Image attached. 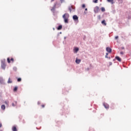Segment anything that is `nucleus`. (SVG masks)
<instances>
[{
    "instance_id": "8",
    "label": "nucleus",
    "mask_w": 131,
    "mask_h": 131,
    "mask_svg": "<svg viewBox=\"0 0 131 131\" xmlns=\"http://www.w3.org/2000/svg\"><path fill=\"white\" fill-rule=\"evenodd\" d=\"M73 19L74 21H77V20H78V16H77L76 15H75L73 16Z\"/></svg>"
},
{
    "instance_id": "20",
    "label": "nucleus",
    "mask_w": 131,
    "mask_h": 131,
    "mask_svg": "<svg viewBox=\"0 0 131 131\" xmlns=\"http://www.w3.org/2000/svg\"><path fill=\"white\" fill-rule=\"evenodd\" d=\"M17 90H18V87H16V86H15L13 89L14 92H17Z\"/></svg>"
},
{
    "instance_id": "4",
    "label": "nucleus",
    "mask_w": 131,
    "mask_h": 131,
    "mask_svg": "<svg viewBox=\"0 0 131 131\" xmlns=\"http://www.w3.org/2000/svg\"><path fill=\"white\" fill-rule=\"evenodd\" d=\"M99 7L96 6L94 8V11L95 13H99Z\"/></svg>"
},
{
    "instance_id": "16",
    "label": "nucleus",
    "mask_w": 131,
    "mask_h": 131,
    "mask_svg": "<svg viewBox=\"0 0 131 131\" xmlns=\"http://www.w3.org/2000/svg\"><path fill=\"white\" fill-rule=\"evenodd\" d=\"M62 25L58 26L57 28V30H61V29H62Z\"/></svg>"
},
{
    "instance_id": "17",
    "label": "nucleus",
    "mask_w": 131,
    "mask_h": 131,
    "mask_svg": "<svg viewBox=\"0 0 131 131\" xmlns=\"http://www.w3.org/2000/svg\"><path fill=\"white\" fill-rule=\"evenodd\" d=\"M12 130L13 131H17V127H16V126H14L13 127H12Z\"/></svg>"
},
{
    "instance_id": "36",
    "label": "nucleus",
    "mask_w": 131,
    "mask_h": 131,
    "mask_svg": "<svg viewBox=\"0 0 131 131\" xmlns=\"http://www.w3.org/2000/svg\"><path fill=\"white\" fill-rule=\"evenodd\" d=\"M37 104L38 105H39V104H40V102L39 101H38Z\"/></svg>"
},
{
    "instance_id": "39",
    "label": "nucleus",
    "mask_w": 131,
    "mask_h": 131,
    "mask_svg": "<svg viewBox=\"0 0 131 131\" xmlns=\"http://www.w3.org/2000/svg\"><path fill=\"white\" fill-rule=\"evenodd\" d=\"M105 58H108V55H105Z\"/></svg>"
},
{
    "instance_id": "13",
    "label": "nucleus",
    "mask_w": 131,
    "mask_h": 131,
    "mask_svg": "<svg viewBox=\"0 0 131 131\" xmlns=\"http://www.w3.org/2000/svg\"><path fill=\"white\" fill-rule=\"evenodd\" d=\"M81 61V60L78 59L77 58L76 59L75 62H76V64H79V63H80Z\"/></svg>"
},
{
    "instance_id": "42",
    "label": "nucleus",
    "mask_w": 131,
    "mask_h": 131,
    "mask_svg": "<svg viewBox=\"0 0 131 131\" xmlns=\"http://www.w3.org/2000/svg\"><path fill=\"white\" fill-rule=\"evenodd\" d=\"M122 50H124V47L122 48Z\"/></svg>"
},
{
    "instance_id": "47",
    "label": "nucleus",
    "mask_w": 131,
    "mask_h": 131,
    "mask_svg": "<svg viewBox=\"0 0 131 131\" xmlns=\"http://www.w3.org/2000/svg\"><path fill=\"white\" fill-rule=\"evenodd\" d=\"M108 59H111L110 57H108Z\"/></svg>"
},
{
    "instance_id": "3",
    "label": "nucleus",
    "mask_w": 131,
    "mask_h": 131,
    "mask_svg": "<svg viewBox=\"0 0 131 131\" xmlns=\"http://www.w3.org/2000/svg\"><path fill=\"white\" fill-rule=\"evenodd\" d=\"M0 84L1 85H5L6 83L5 82V80L2 77H0Z\"/></svg>"
},
{
    "instance_id": "32",
    "label": "nucleus",
    "mask_w": 131,
    "mask_h": 131,
    "mask_svg": "<svg viewBox=\"0 0 131 131\" xmlns=\"http://www.w3.org/2000/svg\"><path fill=\"white\" fill-rule=\"evenodd\" d=\"M5 104H6V105H8V102H7V101H5Z\"/></svg>"
},
{
    "instance_id": "38",
    "label": "nucleus",
    "mask_w": 131,
    "mask_h": 131,
    "mask_svg": "<svg viewBox=\"0 0 131 131\" xmlns=\"http://www.w3.org/2000/svg\"><path fill=\"white\" fill-rule=\"evenodd\" d=\"M108 55H109V54H108V53H106V56H108Z\"/></svg>"
},
{
    "instance_id": "48",
    "label": "nucleus",
    "mask_w": 131,
    "mask_h": 131,
    "mask_svg": "<svg viewBox=\"0 0 131 131\" xmlns=\"http://www.w3.org/2000/svg\"><path fill=\"white\" fill-rule=\"evenodd\" d=\"M64 39H66V37H64Z\"/></svg>"
},
{
    "instance_id": "41",
    "label": "nucleus",
    "mask_w": 131,
    "mask_h": 131,
    "mask_svg": "<svg viewBox=\"0 0 131 131\" xmlns=\"http://www.w3.org/2000/svg\"><path fill=\"white\" fill-rule=\"evenodd\" d=\"M85 11H88V8H85Z\"/></svg>"
},
{
    "instance_id": "10",
    "label": "nucleus",
    "mask_w": 131,
    "mask_h": 131,
    "mask_svg": "<svg viewBox=\"0 0 131 131\" xmlns=\"http://www.w3.org/2000/svg\"><path fill=\"white\" fill-rule=\"evenodd\" d=\"M106 52H107V53H111L112 52V49H111V48H109V47H107L106 48Z\"/></svg>"
},
{
    "instance_id": "46",
    "label": "nucleus",
    "mask_w": 131,
    "mask_h": 131,
    "mask_svg": "<svg viewBox=\"0 0 131 131\" xmlns=\"http://www.w3.org/2000/svg\"><path fill=\"white\" fill-rule=\"evenodd\" d=\"M53 30H55V28H53Z\"/></svg>"
},
{
    "instance_id": "40",
    "label": "nucleus",
    "mask_w": 131,
    "mask_h": 131,
    "mask_svg": "<svg viewBox=\"0 0 131 131\" xmlns=\"http://www.w3.org/2000/svg\"><path fill=\"white\" fill-rule=\"evenodd\" d=\"M2 123H0V127H2Z\"/></svg>"
},
{
    "instance_id": "45",
    "label": "nucleus",
    "mask_w": 131,
    "mask_h": 131,
    "mask_svg": "<svg viewBox=\"0 0 131 131\" xmlns=\"http://www.w3.org/2000/svg\"><path fill=\"white\" fill-rule=\"evenodd\" d=\"M55 0H51V2H54Z\"/></svg>"
},
{
    "instance_id": "44",
    "label": "nucleus",
    "mask_w": 131,
    "mask_h": 131,
    "mask_svg": "<svg viewBox=\"0 0 131 131\" xmlns=\"http://www.w3.org/2000/svg\"><path fill=\"white\" fill-rule=\"evenodd\" d=\"M15 103L16 104H17V101H15Z\"/></svg>"
},
{
    "instance_id": "15",
    "label": "nucleus",
    "mask_w": 131,
    "mask_h": 131,
    "mask_svg": "<svg viewBox=\"0 0 131 131\" xmlns=\"http://www.w3.org/2000/svg\"><path fill=\"white\" fill-rule=\"evenodd\" d=\"M12 82H13V81H12V79H11V78H9L7 83H12Z\"/></svg>"
},
{
    "instance_id": "6",
    "label": "nucleus",
    "mask_w": 131,
    "mask_h": 131,
    "mask_svg": "<svg viewBox=\"0 0 131 131\" xmlns=\"http://www.w3.org/2000/svg\"><path fill=\"white\" fill-rule=\"evenodd\" d=\"M56 6H57V3L54 4L53 8L51 9V11L53 12V13H55V10L56 9Z\"/></svg>"
},
{
    "instance_id": "33",
    "label": "nucleus",
    "mask_w": 131,
    "mask_h": 131,
    "mask_svg": "<svg viewBox=\"0 0 131 131\" xmlns=\"http://www.w3.org/2000/svg\"><path fill=\"white\" fill-rule=\"evenodd\" d=\"M84 14H85V15H86V14H88V12H84Z\"/></svg>"
},
{
    "instance_id": "49",
    "label": "nucleus",
    "mask_w": 131,
    "mask_h": 131,
    "mask_svg": "<svg viewBox=\"0 0 131 131\" xmlns=\"http://www.w3.org/2000/svg\"><path fill=\"white\" fill-rule=\"evenodd\" d=\"M0 131H4V130H3L2 129H1Z\"/></svg>"
},
{
    "instance_id": "43",
    "label": "nucleus",
    "mask_w": 131,
    "mask_h": 131,
    "mask_svg": "<svg viewBox=\"0 0 131 131\" xmlns=\"http://www.w3.org/2000/svg\"><path fill=\"white\" fill-rule=\"evenodd\" d=\"M59 35H60V34L58 33V34H57V36H59Z\"/></svg>"
},
{
    "instance_id": "31",
    "label": "nucleus",
    "mask_w": 131,
    "mask_h": 131,
    "mask_svg": "<svg viewBox=\"0 0 131 131\" xmlns=\"http://www.w3.org/2000/svg\"><path fill=\"white\" fill-rule=\"evenodd\" d=\"M109 64L110 66H111V65H112V62H109Z\"/></svg>"
},
{
    "instance_id": "34",
    "label": "nucleus",
    "mask_w": 131,
    "mask_h": 131,
    "mask_svg": "<svg viewBox=\"0 0 131 131\" xmlns=\"http://www.w3.org/2000/svg\"><path fill=\"white\" fill-rule=\"evenodd\" d=\"M41 106H42V108H45V104H43Z\"/></svg>"
},
{
    "instance_id": "5",
    "label": "nucleus",
    "mask_w": 131,
    "mask_h": 131,
    "mask_svg": "<svg viewBox=\"0 0 131 131\" xmlns=\"http://www.w3.org/2000/svg\"><path fill=\"white\" fill-rule=\"evenodd\" d=\"M69 10L70 12V13H71V12H74V11H75V9H74V8H73V6H70L69 7Z\"/></svg>"
},
{
    "instance_id": "30",
    "label": "nucleus",
    "mask_w": 131,
    "mask_h": 131,
    "mask_svg": "<svg viewBox=\"0 0 131 131\" xmlns=\"http://www.w3.org/2000/svg\"><path fill=\"white\" fill-rule=\"evenodd\" d=\"M120 55H123L124 53L123 52H120Z\"/></svg>"
},
{
    "instance_id": "50",
    "label": "nucleus",
    "mask_w": 131,
    "mask_h": 131,
    "mask_svg": "<svg viewBox=\"0 0 131 131\" xmlns=\"http://www.w3.org/2000/svg\"><path fill=\"white\" fill-rule=\"evenodd\" d=\"M113 61H115V59H113Z\"/></svg>"
},
{
    "instance_id": "27",
    "label": "nucleus",
    "mask_w": 131,
    "mask_h": 131,
    "mask_svg": "<svg viewBox=\"0 0 131 131\" xmlns=\"http://www.w3.org/2000/svg\"><path fill=\"white\" fill-rule=\"evenodd\" d=\"M82 8H85V4H83L82 5Z\"/></svg>"
},
{
    "instance_id": "11",
    "label": "nucleus",
    "mask_w": 131,
    "mask_h": 131,
    "mask_svg": "<svg viewBox=\"0 0 131 131\" xmlns=\"http://www.w3.org/2000/svg\"><path fill=\"white\" fill-rule=\"evenodd\" d=\"M115 59H116V60H117L119 62H121V58H120L119 56H116L115 57Z\"/></svg>"
},
{
    "instance_id": "23",
    "label": "nucleus",
    "mask_w": 131,
    "mask_h": 131,
    "mask_svg": "<svg viewBox=\"0 0 131 131\" xmlns=\"http://www.w3.org/2000/svg\"><path fill=\"white\" fill-rule=\"evenodd\" d=\"M101 11H102V12H105V8L102 7V8H101Z\"/></svg>"
},
{
    "instance_id": "19",
    "label": "nucleus",
    "mask_w": 131,
    "mask_h": 131,
    "mask_svg": "<svg viewBox=\"0 0 131 131\" xmlns=\"http://www.w3.org/2000/svg\"><path fill=\"white\" fill-rule=\"evenodd\" d=\"M108 3H111L112 5H113L114 4V2H113V0H107Z\"/></svg>"
},
{
    "instance_id": "24",
    "label": "nucleus",
    "mask_w": 131,
    "mask_h": 131,
    "mask_svg": "<svg viewBox=\"0 0 131 131\" xmlns=\"http://www.w3.org/2000/svg\"><path fill=\"white\" fill-rule=\"evenodd\" d=\"M61 4H63V3H65V0H60Z\"/></svg>"
},
{
    "instance_id": "35",
    "label": "nucleus",
    "mask_w": 131,
    "mask_h": 131,
    "mask_svg": "<svg viewBox=\"0 0 131 131\" xmlns=\"http://www.w3.org/2000/svg\"><path fill=\"white\" fill-rule=\"evenodd\" d=\"M57 5H58V7L61 6V4H58Z\"/></svg>"
},
{
    "instance_id": "25",
    "label": "nucleus",
    "mask_w": 131,
    "mask_h": 131,
    "mask_svg": "<svg viewBox=\"0 0 131 131\" xmlns=\"http://www.w3.org/2000/svg\"><path fill=\"white\" fill-rule=\"evenodd\" d=\"M97 19H98V20H100L101 19V15H98Z\"/></svg>"
},
{
    "instance_id": "1",
    "label": "nucleus",
    "mask_w": 131,
    "mask_h": 131,
    "mask_svg": "<svg viewBox=\"0 0 131 131\" xmlns=\"http://www.w3.org/2000/svg\"><path fill=\"white\" fill-rule=\"evenodd\" d=\"M69 17L70 15L68 13H66L62 15V18L64 20V23H68Z\"/></svg>"
},
{
    "instance_id": "7",
    "label": "nucleus",
    "mask_w": 131,
    "mask_h": 131,
    "mask_svg": "<svg viewBox=\"0 0 131 131\" xmlns=\"http://www.w3.org/2000/svg\"><path fill=\"white\" fill-rule=\"evenodd\" d=\"M103 105L105 108V109H109V104H108L106 103H103Z\"/></svg>"
},
{
    "instance_id": "12",
    "label": "nucleus",
    "mask_w": 131,
    "mask_h": 131,
    "mask_svg": "<svg viewBox=\"0 0 131 131\" xmlns=\"http://www.w3.org/2000/svg\"><path fill=\"white\" fill-rule=\"evenodd\" d=\"M78 51H79V49L77 47L75 48L74 49V53H77V52H78Z\"/></svg>"
},
{
    "instance_id": "22",
    "label": "nucleus",
    "mask_w": 131,
    "mask_h": 131,
    "mask_svg": "<svg viewBox=\"0 0 131 131\" xmlns=\"http://www.w3.org/2000/svg\"><path fill=\"white\" fill-rule=\"evenodd\" d=\"M14 71H17V67H14L13 68Z\"/></svg>"
},
{
    "instance_id": "2",
    "label": "nucleus",
    "mask_w": 131,
    "mask_h": 131,
    "mask_svg": "<svg viewBox=\"0 0 131 131\" xmlns=\"http://www.w3.org/2000/svg\"><path fill=\"white\" fill-rule=\"evenodd\" d=\"M6 59L1 60V68L3 70H6Z\"/></svg>"
},
{
    "instance_id": "37",
    "label": "nucleus",
    "mask_w": 131,
    "mask_h": 131,
    "mask_svg": "<svg viewBox=\"0 0 131 131\" xmlns=\"http://www.w3.org/2000/svg\"><path fill=\"white\" fill-rule=\"evenodd\" d=\"M59 34H62V32H60L59 33H58Z\"/></svg>"
},
{
    "instance_id": "14",
    "label": "nucleus",
    "mask_w": 131,
    "mask_h": 131,
    "mask_svg": "<svg viewBox=\"0 0 131 131\" xmlns=\"http://www.w3.org/2000/svg\"><path fill=\"white\" fill-rule=\"evenodd\" d=\"M101 24H102V25H105V26L107 25V23H106V21H105V20H103L101 21Z\"/></svg>"
},
{
    "instance_id": "26",
    "label": "nucleus",
    "mask_w": 131,
    "mask_h": 131,
    "mask_svg": "<svg viewBox=\"0 0 131 131\" xmlns=\"http://www.w3.org/2000/svg\"><path fill=\"white\" fill-rule=\"evenodd\" d=\"M93 3H95V4H97V3H98V0L93 1Z\"/></svg>"
},
{
    "instance_id": "21",
    "label": "nucleus",
    "mask_w": 131,
    "mask_h": 131,
    "mask_svg": "<svg viewBox=\"0 0 131 131\" xmlns=\"http://www.w3.org/2000/svg\"><path fill=\"white\" fill-rule=\"evenodd\" d=\"M21 80H22V79H21V78H17V81L18 82H20L21 81Z\"/></svg>"
},
{
    "instance_id": "9",
    "label": "nucleus",
    "mask_w": 131,
    "mask_h": 131,
    "mask_svg": "<svg viewBox=\"0 0 131 131\" xmlns=\"http://www.w3.org/2000/svg\"><path fill=\"white\" fill-rule=\"evenodd\" d=\"M11 61H12V62H14V58H11V59H10V58L8 57L7 58L8 63H11Z\"/></svg>"
},
{
    "instance_id": "29",
    "label": "nucleus",
    "mask_w": 131,
    "mask_h": 131,
    "mask_svg": "<svg viewBox=\"0 0 131 131\" xmlns=\"http://www.w3.org/2000/svg\"><path fill=\"white\" fill-rule=\"evenodd\" d=\"M12 106H13V107H15V104L14 103H12Z\"/></svg>"
},
{
    "instance_id": "28",
    "label": "nucleus",
    "mask_w": 131,
    "mask_h": 131,
    "mask_svg": "<svg viewBox=\"0 0 131 131\" xmlns=\"http://www.w3.org/2000/svg\"><path fill=\"white\" fill-rule=\"evenodd\" d=\"M118 36H116L115 37V39H118Z\"/></svg>"
},
{
    "instance_id": "18",
    "label": "nucleus",
    "mask_w": 131,
    "mask_h": 131,
    "mask_svg": "<svg viewBox=\"0 0 131 131\" xmlns=\"http://www.w3.org/2000/svg\"><path fill=\"white\" fill-rule=\"evenodd\" d=\"M1 109H2V110H5V109H6V105H5V104H3L1 106Z\"/></svg>"
}]
</instances>
